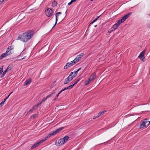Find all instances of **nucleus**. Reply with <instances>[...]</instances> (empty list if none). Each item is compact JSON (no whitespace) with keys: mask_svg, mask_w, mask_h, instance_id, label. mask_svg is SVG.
I'll return each mask as SVG.
<instances>
[{"mask_svg":"<svg viewBox=\"0 0 150 150\" xmlns=\"http://www.w3.org/2000/svg\"><path fill=\"white\" fill-rule=\"evenodd\" d=\"M33 31L28 30L23 33L22 35H19L17 40H20L23 42H26L33 37Z\"/></svg>","mask_w":150,"mask_h":150,"instance_id":"obj_1","label":"nucleus"},{"mask_svg":"<svg viewBox=\"0 0 150 150\" xmlns=\"http://www.w3.org/2000/svg\"><path fill=\"white\" fill-rule=\"evenodd\" d=\"M150 124V121L146 119L143 120H141L140 122V124L139 127L140 128H143L144 127H146V125L147 126Z\"/></svg>","mask_w":150,"mask_h":150,"instance_id":"obj_2","label":"nucleus"},{"mask_svg":"<svg viewBox=\"0 0 150 150\" xmlns=\"http://www.w3.org/2000/svg\"><path fill=\"white\" fill-rule=\"evenodd\" d=\"M145 52L146 49H145L140 53L138 57V58H140L141 60L143 62H144L145 61V57L144 56Z\"/></svg>","mask_w":150,"mask_h":150,"instance_id":"obj_3","label":"nucleus"},{"mask_svg":"<svg viewBox=\"0 0 150 150\" xmlns=\"http://www.w3.org/2000/svg\"><path fill=\"white\" fill-rule=\"evenodd\" d=\"M53 11V9L48 8L45 11V14L47 17H50L52 15Z\"/></svg>","mask_w":150,"mask_h":150,"instance_id":"obj_4","label":"nucleus"},{"mask_svg":"<svg viewBox=\"0 0 150 150\" xmlns=\"http://www.w3.org/2000/svg\"><path fill=\"white\" fill-rule=\"evenodd\" d=\"M74 77L75 76H70V75H69L65 79L64 84H68Z\"/></svg>","mask_w":150,"mask_h":150,"instance_id":"obj_5","label":"nucleus"},{"mask_svg":"<svg viewBox=\"0 0 150 150\" xmlns=\"http://www.w3.org/2000/svg\"><path fill=\"white\" fill-rule=\"evenodd\" d=\"M75 64V63H74V62L72 61L69 62L67 63L66 65L64 66V69H66L68 67H70Z\"/></svg>","mask_w":150,"mask_h":150,"instance_id":"obj_6","label":"nucleus"},{"mask_svg":"<svg viewBox=\"0 0 150 150\" xmlns=\"http://www.w3.org/2000/svg\"><path fill=\"white\" fill-rule=\"evenodd\" d=\"M44 142V140H41L38 141V142L35 143L31 147V149H33L36 147L38 146L41 143H42Z\"/></svg>","mask_w":150,"mask_h":150,"instance_id":"obj_7","label":"nucleus"},{"mask_svg":"<svg viewBox=\"0 0 150 150\" xmlns=\"http://www.w3.org/2000/svg\"><path fill=\"white\" fill-rule=\"evenodd\" d=\"M132 14V12H130L127 14L126 15H125L123 17H122L120 20H122V21L123 22L129 17V16Z\"/></svg>","mask_w":150,"mask_h":150,"instance_id":"obj_8","label":"nucleus"},{"mask_svg":"<svg viewBox=\"0 0 150 150\" xmlns=\"http://www.w3.org/2000/svg\"><path fill=\"white\" fill-rule=\"evenodd\" d=\"M64 127H61L53 131L52 132L53 135L59 133L60 131L64 129Z\"/></svg>","mask_w":150,"mask_h":150,"instance_id":"obj_9","label":"nucleus"},{"mask_svg":"<svg viewBox=\"0 0 150 150\" xmlns=\"http://www.w3.org/2000/svg\"><path fill=\"white\" fill-rule=\"evenodd\" d=\"M32 81V79L31 78H29L28 79L26 80L24 82V85H27L30 84Z\"/></svg>","mask_w":150,"mask_h":150,"instance_id":"obj_10","label":"nucleus"},{"mask_svg":"<svg viewBox=\"0 0 150 150\" xmlns=\"http://www.w3.org/2000/svg\"><path fill=\"white\" fill-rule=\"evenodd\" d=\"M96 73L95 72H94L91 74V76H90V77H89L93 81V80L94 79L96 78Z\"/></svg>","mask_w":150,"mask_h":150,"instance_id":"obj_11","label":"nucleus"},{"mask_svg":"<svg viewBox=\"0 0 150 150\" xmlns=\"http://www.w3.org/2000/svg\"><path fill=\"white\" fill-rule=\"evenodd\" d=\"M56 92L55 91H54L53 92H52V93L47 96V98H50V97H53V96L56 93Z\"/></svg>","mask_w":150,"mask_h":150,"instance_id":"obj_12","label":"nucleus"},{"mask_svg":"<svg viewBox=\"0 0 150 150\" xmlns=\"http://www.w3.org/2000/svg\"><path fill=\"white\" fill-rule=\"evenodd\" d=\"M69 138V137L67 135L65 136L64 137L62 138V140H63L64 141L63 143H65L67 141Z\"/></svg>","mask_w":150,"mask_h":150,"instance_id":"obj_13","label":"nucleus"},{"mask_svg":"<svg viewBox=\"0 0 150 150\" xmlns=\"http://www.w3.org/2000/svg\"><path fill=\"white\" fill-rule=\"evenodd\" d=\"M62 140V139L61 138L60 139H59L58 140V142L57 143L58 145H59V146H60L65 143H63L64 141L63 140Z\"/></svg>","mask_w":150,"mask_h":150,"instance_id":"obj_14","label":"nucleus"},{"mask_svg":"<svg viewBox=\"0 0 150 150\" xmlns=\"http://www.w3.org/2000/svg\"><path fill=\"white\" fill-rule=\"evenodd\" d=\"M9 66H8L7 68L4 71L3 73H4V74H6V72H8V71L11 70V67H9Z\"/></svg>","mask_w":150,"mask_h":150,"instance_id":"obj_15","label":"nucleus"},{"mask_svg":"<svg viewBox=\"0 0 150 150\" xmlns=\"http://www.w3.org/2000/svg\"><path fill=\"white\" fill-rule=\"evenodd\" d=\"M7 56H8L7 54L6 53H3L0 56V60L3 58L6 57Z\"/></svg>","mask_w":150,"mask_h":150,"instance_id":"obj_16","label":"nucleus"},{"mask_svg":"<svg viewBox=\"0 0 150 150\" xmlns=\"http://www.w3.org/2000/svg\"><path fill=\"white\" fill-rule=\"evenodd\" d=\"M52 136H53V135L52 133L51 132L47 136L45 137L44 139H43V140H44V141H46L47 139L48 138H49L50 137Z\"/></svg>","mask_w":150,"mask_h":150,"instance_id":"obj_17","label":"nucleus"},{"mask_svg":"<svg viewBox=\"0 0 150 150\" xmlns=\"http://www.w3.org/2000/svg\"><path fill=\"white\" fill-rule=\"evenodd\" d=\"M57 13H56L55 14V17H56V20H55V23L54 24V26L52 27V28H53L55 25H56L57 22L58 21V18L59 16V15L58 14V15L57 16Z\"/></svg>","mask_w":150,"mask_h":150,"instance_id":"obj_18","label":"nucleus"},{"mask_svg":"<svg viewBox=\"0 0 150 150\" xmlns=\"http://www.w3.org/2000/svg\"><path fill=\"white\" fill-rule=\"evenodd\" d=\"M123 22V21H122V20L120 19L117 21V22L116 23V24L119 26Z\"/></svg>","mask_w":150,"mask_h":150,"instance_id":"obj_19","label":"nucleus"},{"mask_svg":"<svg viewBox=\"0 0 150 150\" xmlns=\"http://www.w3.org/2000/svg\"><path fill=\"white\" fill-rule=\"evenodd\" d=\"M74 86V85H73V84L69 86L68 87H67L66 88H64V89L65 90H67V89H70L71 88H72Z\"/></svg>","mask_w":150,"mask_h":150,"instance_id":"obj_20","label":"nucleus"},{"mask_svg":"<svg viewBox=\"0 0 150 150\" xmlns=\"http://www.w3.org/2000/svg\"><path fill=\"white\" fill-rule=\"evenodd\" d=\"M38 114H34L33 115H32L31 116V118H33V119L35 118L38 117Z\"/></svg>","mask_w":150,"mask_h":150,"instance_id":"obj_21","label":"nucleus"},{"mask_svg":"<svg viewBox=\"0 0 150 150\" xmlns=\"http://www.w3.org/2000/svg\"><path fill=\"white\" fill-rule=\"evenodd\" d=\"M57 2L54 0L52 3V6L54 7H55L57 5Z\"/></svg>","mask_w":150,"mask_h":150,"instance_id":"obj_22","label":"nucleus"},{"mask_svg":"<svg viewBox=\"0 0 150 150\" xmlns=\"http://www.w3.org/2000/svg\"><path fill=\"white\" fill-rule=\"evenodd\" d=\"M3 71V66L1 67L0 68V75L2 74Z\"/></svg>","mask_w":150,"mask_h":150,"instance_id":"obj_23","label":"nucleus"},{"mask_svg":"<svg viewBox=\"0 0 150 150\" xmlns=\"http://www.w3.org/2000/svg\"><path fill=\"white\" fill-rule=\"evenodd\" d=\"M118 27V26L115 23L114 25H113L112 27L115 29H116L117 28V27Z\"/></svg>","mask_w":150,"mask_h":150,"instance_id":"obj_24","label":"nucleus"},{"mask_svg":"<svg viewBox=\"0 0 150 150\" xmlns=\"http://www.w3.org/2000/svg\"><path fill=\"white\" fill-rule=\"evenodd\" d=\"M73 61L74 62V63L76 64V62H78L79 60L78 59L76 58V57L73 60Z\"/></svg>","mask_w":150,"mask_h":150,"instance_id":"obj_25","label":"nucleus"},{"mask_svg":"<svg viewBox=\"0 0 150 150\" xmlns=\"http://www.w3.org/2000/svg\"><path fill=\"white\" fill-rule=\"evenodd\" d=\"M13 48V46L11 45L9 46L8 47V49H9L10 50Z\"/></svg>","mask_w":150,"mask_h":150,"instance_id":"obj_26","label":"nucleus"},{"mask_svg":"<svg viewBox=\"0 0 150 150\" xmlns=\"http://www.w3.org/2000/svg\"><path fill=\"white\" fill-rule=\"evenodd\" d=\"M48 98L47 96H46L45 98H44L42 100V102H43L45 101V100H47V99Z\"/></svg>","mask_w":150,"mask_h":150,"instance_id":"obj_27","label":"nucleus"},{"mask_svg":"<svg viewBox=\"0 0 150 150\" xmlns=\"http://www.w3.org/2000/svg\"><path fill=\"white\" fill-rule=\"evenodd\" d=\"M4 102L2 101L1 103H0V108H1L4 105Z\"/></svg>","mask_w":150,"mask_h":150,"instance_id":"obj_28","label":"nucleus"},{"mask_svg":"<svg viewBox=\"0 0 150 150\" xmlns=\"http://www.w3.org/2000/svg\"><path fill=\"white\" fill-rule=\"evenodd\" d=\"M96 21L95 19H94L93 21L92 22H91L90 24H89V25H88V26L89 27H90V25H92V24H93Z\"/></svg>","mask_w":150,"mask_h":150,"instance_id":"obj_29","label":"nucleus"},{"mask_svg":"<svg viewBox=\"0 0 150 150\" xmlns=\"http://www.w3.org/2000/svg\"><path fill=\"white\" fill-rule=\"evenodd\" d=\"M78 71H76L75 72H74V75H73V76H75V77L76 76L77 74V73H78Z\"/></svg>","mask_w":150,"mask_h":150,"instance_id":"obj_30","label":"nucleus"},{"mask_svg":"<svg viewBox=\"0 0 150 150\" xmlns=\"http://www.w3.org/2000/svg\"><path fill=\"white\" fill-rule=\"evenodd\" d=\"M33 110H33V109H32V108L31 109H30V110H29V111L27 113V114H26V115H27L28 114V112H33Z\"/></svg>","mask_w":150,"mask_h":150,"instance_id":"obj_31","label":"nucleus"},{"mask_svg":"<svg viewBox=\"0 0 150 150\" xmlns=\"http://www.w3.org/2000/svg\"><path fill=\"white\" fill-rule=\"evenodd\" d=\"M84 54L83 53H81V54H80L79 55H78L79 56H80V58H81L83 55Z\"/></svg>","mask_w":150,"mask_h":150,"instance_id":"obj_32","label":"nucleus"},{"mask_svg":"<svg viewBox=\"0 0 150 150\" xmlns=\"http://www.w3.org/2000/svg\"><path fill=\"white\" fill-rule=\"evenodd\" d=\"M89 83V81H86L84 82V83L86 85H87Z\"/></svg>","mask_w":150,"mask_h":150,"instance_id":"obj_33","label":"nucleus"},{"mask_svg":"<svg viewBox=\"0 0 150 150\" xmlns=\"http://www.w3.org/2000/svg\"><path fill=\"white\" fill-rule=\"evenodd\" d=\"M106 112V110H104V111H103L102 112H100L101 114V115H103L105 113V112Z\"/></svg>","mask_w":150,"mask_h":150,"instance_id":"obj_34","label":"nucleus"},{"mask_svg":"<svg viewBox=\"0 0 150 150\" xmlns=\"http://www.w3.org/2000/svg\"><path fill=\"white\" fill-rule=\"evenodd\" d=\"M65 90L64 89H64L60 91H59V92L58 93L60 94L62 92H63V91H64Z\"/></svg>","mask_w":150,"mask_h":150,"instance_id":"obj_35","label":"nucleus"},{"mask_svg":"<svg viewBox=\"0 0 150 150\" xmlns=\"http://www.w3.org/2000/svg\"><path fill=\"white\" fill-rule=\"evenodd\" d=\"M9 51H10V50L9 49H8V48L5 53H6V54H7L8 52H9Z\"/></svg>","mask_w":150,"mask_h":150,"instance_id":"obj_36","label":"nucleus"},{"mask_svg":"<svg viewBox=\"0 0 150 150\" xmlns=\"http://www.w3.org/2000/svg\"><path fill=\"white\" fill-rule=\"evenodd\" d=\"M12 53L11 52V50H10V51H9V52H8V53H7V54L8 55H10Z\"/></svg>","mask_w":150,"mask_h":150,"instance_id":"obj_37","label":"nucleus"},{"mask_svg":"<svg viewBox=\"0 0 150 150\" xmlns=\"http://www.w3.org/2000/svg\"><path fill=\"white\" fill-rule=\"evenodd\" d=\"M5 74H4V73H3V74H1V78H3L4 76H5Z\"/></svg>","mask_w":150,"mask_h":150,"instance_id":"obj_38","label":"nucleus"},{"mask_svg":"<svg viewBox=\"0 0 150 150\" xmlns=\"http://www.w3.org/2000/svg\"><path fill=\"white\" fill-rule=\"evenodd\" d=\"M99 117V116L97 115L96 116L94 117H93V119L95 120L96 118H97L98 117Z\"/></svg>","mask_w":150,"mask_h":150,"instance_id":"obj_39","label":"nucleus"},{"mask_svg":"<svg viewBox=\"0 0 150 150\" xmlns=\"http://www.w3.org/2000/svg\"><path fill=\"white\" fill-rule=\"evenodd\" d=\"M92 80L89 77L87 80L88 81H89V83H90L91 81H92Z\"/></svg>","mask_w":150,"mask_h":150,"instance_id":"obj_40","label":"nucleus"},{"mask_svg":"<svg viewBox=\"0 0 150 150\" xmlns=\"http://www.w3.org/2000/svg\"><path fill=\"white\" fill-rule=\"evenodd\" d=\"M147 27L148 28H150V21L148 25L147 26Z\"/></svg>","mask_w":150,"mask_h":150,"instance_id":"obj_41","label":"nucleus"},{"mask_svg":"<svg viewBox=\"0 0 150 150\" xmlns=\"http://www.w3.org/2000/svg\"><path fill=\"white\" fill-rule=\"evenodd\" d=\"M76 58L78 59L79 61V60L81 58H80V56H79L78 55L77 56Z\"/></svg>","mask_w":150,"mask_h":150,"instance_id":"obj_42","label":"nucleus"},{"mask_svg":"<svg viewBox=\"0 0 150 150\" xmlns=\"http://www.w3.org/2000/svg\"><path fill=\"white\" fill-rule=\"evenodd\" d=\"M112 32V30H111V29H109V30L108 31V33H111V32Z\"/></svg>","mask_w":150,"mask_h":150,"instance_id":"obj_43","label":"nucleus"},{"mask_svg":"<svg viewBox=\"0 0 150 150\" xmlns=\"http://www.w3.org/2000/svg\"><path fill=\"white\" fill-rule=\"evenodd\" d=\"M35 106H33V107L32 108V109H33V110H34L35 109H37V108H35Z\"/></svg>","mask_w":150,"mask_h":150,"instance_id":"obj_44","label":"nucleus"},{"mask_svg":"<svg viewBox=\"0 0 150 150\" xmlns=\"http://www.w3.org/2000/svg\"><path fill=\"white\" fill-rule=\"evenodd\" d=\"M78 82V81H77V80L73 84V85H74V86L75 85H76Z\"/></svg>","mask_w":150,"mask_h":150,"instance_id":"obj_45","label":"nucleus"},{"mask_svg":"<svg viewBox=\"0 0 150 150\" xmlns=\"http://www.w3.org/2000/svg\"><path fill=\"white\" fill-rule=\"evenodd\" d=\"M5 0H0V4H1Z\"/></svg>","mask_w":150,"mask_h":150,"instance_id":"obj_46","label":"nucleus"},{"mask_svg":"<svg viewBox=\"0 0 150 150\" xmlns=\"http://www.w3.org/2000/svg\"><path fill=\"white\" fill-rule=\"evenodd\" d=\"M72 3H73V2H72V1H71L68 4V5H70Z\"/></svg>","mask_w":150,"mask_h":150,"instance_id":"obj_47","label":"nucleus"},{"mask_svg":"<svg viewBox=\"0 0 150 150\" xmlns=\"http://www.w3.org/2000/svg\"><path fill=\"white\" fill-rule=\"evenodd\" d=\"M58 98V97H57V96H56L55 97V98L53 100H54V101H55L56 99H57Z\"/></svg>","mask_w":150,"mask_h":150,"instance_id":"obj_48","label":"nucleus"},{"mask_svg":"<svg viewBox=\"0 0 150 150\" xmlns=\"http://www.w3.org/2000/svg\"><path fill=\"white\" fill-rule=\"evenodd\" d=\"M111 30H112V31H113L114 30H115V29H114L113 27H112L110 29Z\"/></svg>","mask_w":150,"mask_h":150,"instance_id":"obj_49","label":"nucleus"},{"mask_svg":"<svg viewBox=\"0 0 150 150\" xmlns=\"http://www.w3.org/2000/svg\"><path fill=\"white\" fill-rule=\"evenodd\" d=\"M39 104H38V103L36 105H35V107H36L37 108L38 107L39 105Z\"/></svg>","mask_w":150,"mask_h":150,"instance_id":"obj_50","label":"nucleus"},{"mask_svg":"<svg viewBox=\"0 0 150 150\" xmlns=\"http://www.w3.org/2000/svg\"><path fill=\"white\" fill-rule=\"evenodd\" d=\"M57 16L58 15V14L59 15L60 14H61L62 13V12H57Z\"/></svg>","mask_w":150,"mask_h":150,"instance_id":"obj_51","label":"nucleus"},{"mask_svg":"<svg viewBox=\"0 0 150 150\" xmlns=\"http://www.w3.org/2000/svg\"><path fill=\"white\" fill-rule=\"evenodd\" d=\"M13 92H11L10 94H9L8 96L6 97V98H8V97H9V96H10V95Z\"/></svg>","mask_w":150,"mask_h":150,"instance_id":"obj_52","label":"nucleus"},{"mask_svg":"<svg viewBox=\"0 0 150 150\" xmlns=\"http://www.w3.org/2000/svg\"><path fill=\"white\" fill-rule=\"evenodd\" d=\"M98 115L99 116V117L101 115V114L100 113V112H99L98 114Z\"/></svg>","mask_w":150,"mask_h":150,"instance_id":"obj_53","label":"nucleus"},{"mask_svg":"<svg viewBox=\"0 0 150 150\" xmlns=\"http://www.w3.org/2000/svg\"><path fill=\"white\" fill-rule=\"evenodd\" d=\"M98 115L99 116V117L101 115V114L100 113V112H99L98 114Z\"/></svg>","mask_w":150,"mask_h":150,"instance_id":"obj_54","label":"nucleus"},{"mask_svg":"<svg viewBox=\"0 0 150 150\" xmlns=\"http://www.w3.org/2000/svg\"><path fill=\"white\" fill-rule=\"evenodd\" d=\"M74 72H71L70 74L69 75H70V76H73L72 75L73 74Z\"/></svg>","mask_w":150,"mask_h":150,"instance_id":"obj_55","label":"nucleus"},{"mask_svg":"<svg viewBox=\"0 0 150 150\" xmlns=\"http://www.w3.org/2000/svg\"><path fill=\"white\" fill-rule=\"evenodd\" d=\"M76 1V0H71V1H72V2H75Z\"/></svg>","mask_w":150,"mask_h":150,"instance_id":"obj_56","label":"nucleus"},{"mask_svg":"<svg viewBox=\"0 0 150 150\" xmlns=\"http://www.w3.org/2000/svg\"><path fill=\"white\" fill-rule=\"evenodd\" d=\"M81 80V78H79L77 79V81H78V82Z\"/></svg>","mask_w":150,"mask_h":150,"instance_id":"obj_57","label":"nucleus"},{"mask_svg":"<svg viewBox=\"0 0 150 150\" xmlns=\"http://www.w3.org/2000/svg\"><path fill=\"white\" fill-rule=\"evenodd\" d=\"M81 68H80L79 69L77 70V71H78V72L79 71L81 70Z\"/></svg>","mask_w":150,"mask_h":150,"instance_id":"obj_58","label":"nucleus"},{"mask_svg":"<svg viewBox=\"0 0 150 150\" xmlns=\"http://www.w3.org/2000/svg\"><path fill=\"white\" fill-rule=\"evenodd\" d=\"M42 101H41V102H40L39 103H38V104H39L40 105H41V104H42Z\"/></svg>","mask_w":150,"mask_h":150,"instance_id":"obj_59","label":"nucleus"},{"mask_svg":"<svg viewBox=\"0 0 150 150\" xmlns=\"http://www.w3.org/2000/svg\"><path fill=\"white\" fill-rule=\"evenodd\" d=\"M59 94L58 93L56 95V96H57V97H58V96H59Z\"/></svg>","mask_w":150,"mask_h":150,"instance_id":"obj_60","label":"nucleus"},{"mask_svg":"<svg viewBox=\"0 0 150 150\" xmlns=\"http://www.w3.org/2000/svg\"><path fill=\"white\" fill-rule=\"evenodd\" d=\"M6 98H5V99L3 101H3V102H4H4H5V101H6Z\"/></svg>","mask_w":150,"mask_h":150,"instance_id":"obj_61","label":"nucleus"},{"mask_svg":"<svg viewBox=\"0 0 150 150\" xmlns=\"http://www.w3.org/2000/svg\"><path fill=\"white\" fill-rule=\"evenodd\" d=\"M100 16H98L97 18H97V19H98V18H99V17Z\"/></svg>","mask_w":150,"mask_h":150,"instance_id":"obj_62","label":"nucleus"},{"mask_svg":"<svg viewBox=\"0 0 150 150\" xmlns=\"http://www.w3.org/2000/svg\"><path fill=\"white\" fill-rule=\"evenodd\" d=\"M24 58H21L20 59V60L23 59Z\"/></svg>","mask_w":150,"mask_h":150,"instance_id":"obj_63","label":"nucleus"},{"mask_svg":"<svg viewBox=\"0 0 150 150\" xmlns=\"http://www.w3.org/2000/svg\"><path fill=\"white\" fill-rule=\"evenodd\" d=\"M96 21L98 19L96 18L94 19Z\"/></svg>","mask_w":150,"mask_h":150,"instance_id":"obj_64","label":"nucleus"}]
</instances>
